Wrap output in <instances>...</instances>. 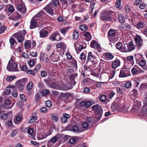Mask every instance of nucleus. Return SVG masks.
Masks as SVG:
<instances>
[{
    "instance_id": "f257e3e1",
    "label": "nucleus",
    "mask_w": 147,
    "mask_h": 147,
    "mask_svg": "<svg viewBox=\"0 0 147 147\" xmlns=\"http://www.w3.org/2000/svg\"><path fill=\"white\" fill-rule=\"evenodd\" d=\"M41 13L40 12L38 14L36 15L33 18L30 22V29H32L34 28L37 26L38 24V23H41V20L39 19V17L40 16V13Z\"/></svg>"
},
{
    "instance_id": "f03ea898",
    "label": "nucleus",
    "mask_w": 147,
    "mask_h": 147,
    "mask_svg": "<svg viewBox=\"0 0 147 147\" xmlns=\"http://www.w3.org/2000/svg\"><path fill=\"white\" fill-rule=\"evenodd\" d=\"M113 13V11H105L102 14L100 17V19L105 22L110 21L112 20L111 15Z\"/></svg>"
},
{
    "instance_id": "7ed1b4c3",
    "label": "nucleus",
    "mask_w": 147,
    "mask_h": 147,
    "mask_svg": "<svg viewBox=\"0 0 147 147\" xmlns=\"http://www.w3.org/2000/svg\"><path fill=\"white\" fill-rule=\"evenodd\" d=\"M7 69L10 71H18L17 65L15 62H13V61L10 60L8 64Z\"/></svg>"
},
{
    "instance_id": "20e7f679",
    "label": "nucleus",
    "mask_w": 147,
    "mask_h": 147,
    "mask_svg": "<svg viewBox=\"0 0 147 147\" xmlns=\"http://www.w3.org/2000/svg\"><path fill=\"white\" fill-rule=\"evenodd\" d=\"M133 59V57L132 56H130L127 57L125 64L127 69H130L133 66L134 64Z\"/></svg>"
},
{
    "instance_id": "39448f33",
    "label": "nucleus",
    "mask_w": 147,
    "mask_h": 147,
    "mask_svg": "<svg viewBox=\"0 0 147 147\" xmlns=\"http://www.w3.org/2000/svg\"><path fill=\"white\" fill-rule=\"evenodd\" d=\"M108 34V37L110 41L109 44L112 45V43H114L115 41L114 37L116 34V32L115 30L110 29L109 31Z\"/></svg>"
},
{
    "instance_id": "423d86ee",
    "label": "nucleus",
    "mask_w": 147,
    "mask_h": 147,
    "mask_svg": "<svg viewBox=\"0 0 147 147\" xmlns=\"http://www.w3.org/2000/svg\"><path fill=\"white\" fill-rule=\"evenodd\" d=\"M16 9L23 15L25 14L26 12V8L23 3H19L16 6Z\"/></svg>"
},
{
    "instance_id": "0eeeda50",
    "label": "nucleus",
    "mask_w": 147,
    "mask_h": 147,
    "mask_svg": "<svg viewBox=\"0 0 147 147\" xmlns=\"http://www.w3.org/2000/svg\"><path fill=\"white\" fill-rule=\"evenodd\" d=\"M134 40L136 46L138 49H140L143 45V40L140 36H137L134 38Z\"/></svg>"
},
{
    "instance_id": "6e6552de",
    "label": "nucleus",
    "mask_w": 147,
    "mask_h": 147,
    "mask_svg": "<svg viewBox=\"0 0 147 147\" xmlns=\"http://www.w3.org/2000/svg\"><path fill=\"white\" fill-rule=\"evenodd\" d=\"M49 39L52 41L60 40H61V36L57 32H53L49 38Z\"/></svg>"
},
{
    "instance_id": "1a4fd4ad",
    "label": "nucleus",
    "mask_w": 147,
    "mask_h": 147,
    "mask_svg": "<svg viewBox=\"0 0 147 147\" xmlns=\"http://www.w3.org/2000/svg\"><path fill=\"white\" fill-rule=\"evenodd\" d=\"M127 49H125L124 50V52H130L136 48V46L133 44L132 41L130 42L127 45Z\"/></svg>"
},
{
    "instance_id": "9d476101",
    "label": "nucleus",
    "mask_w": 147,
    "mask_h": 147,
    "mask_svg": "<svg viewBox=\"0 0 147 147\" xmlns=\"http://www.w3.org/2000/svg\"><path fill=\"white\" fill-rule=\"evenodd\" d=\"M55 7L53 6L51 3H49L44 8V9L46 11L50 14V15H52L53 13V9Z\"/></svg>"
},
{
    "instance_id": "9b49d317",
    "label": "nucleus",
    "mask_w": 147,
    "mask_h": 147,
    "mask_svg": "<svg viewBox=\"0 0 147 147\" xmlns=\"http://www.w3.org/2000/svg\"><path fill=\"white\" fill-rule=\"evenodd\" d=\"M22 33L21 32H17L13 35L19 42H22L24 41L23 36L22 35Z\"/></svg>"
},
{
    "instance_id": "f8f14e48",
    "label": "nucleus",
    "mask_w": 147,
    "mask_h": 147,
    "mask_svg": "<svg viewBox=\"0 0 147 147\" xmlns=\"http://www.w3.org/2000/svg\"><path fill=\"white\" fill-rule=\"evenodd\" d=\"M93 110L95 111V113H98V112L101 113L102 111V107L101 106L96 105L92 107Z\"/></svg>"
},
{
    "instance_id": "ddd939ff",
    "label": "nucleus",
    "mask_w": 147,
    "mask_h": 147,
    "mask_svg": "<svg viewBox=\"0 0 147 147\" xmlns=\"http://www.w3.org/2000/svg\"><path fill=\"white\" fill-rule=\"evenodd\" d=\"M121 64V61L119 59H116L115 60L112 61V67L114 69L120 66Z\"/></svg>"
},
{
    "instance_id": "4468645a",
    "label": "nucleus",
    "mask_w": 147,
    "mask_h": 147,
    "mask_svg": "<svg viewBox=\"0 0 147 147\" xmlns=\"http://www.w3.org/2000/svg\"><path fill=\"white\" fill-rule=\"evenodd\" d=\"M50 58L52 61L57 62L60 60L59 56L57 55H55L53 53H52L50 55Z\"/></svg>"
},
{
    "instance_id": "2eb2a0df",
    "label": "nucleus",
    "mask_w": 147,
    "mask_h": 147,
    "mask_svg": "<svg viewBox=\"0 0 147 147\" xmlns=\"http://www.w3.org/2000/svg\"><path fill=\"white\" fill-rule=\"evenodd\" d=\"M70 117V115L66 113L63 114V116L61 118V122L63 123H66L67 121V119Z\"/></svg>"
},
{
    "instance_id": "dca6fc26",
    "label": "nucleus",
    "mask_w": 147,
    "mask_h": 147,
    "mask_svg": "<svg viewBox=\"0 0 147 147\" xmlns=\"http://www.w3.org/2000/svg\"><path fill=\"white\" fill-rule=\"evenodd\" d=\"M16 84L17 87L20 90H22L23 88L24 85L22 82L20 80H18L16 82Z\"/></svg>"
},
{
    "instance_id": "f3484780",
    "label": "nucleus",
    "mask_w": 147,
    "mask_h": 147,
    "mask_svg": "<svg viewBox=\"0 0 147 147\" xmlns=\"http://www.w3.org/2000/svg\"><path fill=\"white\" fill-rule=\"evenodd\" d=\"M34 130L32 128H29L27 130V133L30 135L29 137L31 138H33L34 137V135L33 134Z\"/></svg>"
},
{
    "instance_id": "a211bd4d",
    "label": "nucleus",
    "mask_w": 147,
    "mask_h": 147,
    "mask_svg": "<svg viewBox=\"0 0 147 147\" xmlns=\"http://www.w3.org/2000/svg\"><path fill=\"white\" fill-rule=\"evenodd\" d=\"M84 35L86 37L87 41H89L91 39V36L90 33L88 32H85Z\"/></svg>"
},
{
    "instance_id": "6ab92c4d",
    "label": "nucleus",
    "mask_w": 147,
    "mask_h": 147,
    "mask_svg": "<svg viewBox=\"0 0 147 147\" xmlns=\"http://www.w3.org/2000/svg\"><path fill=\"white\" fill-rule=\"evenodd\" d=\"M142 111L144 114L147 115V102H144V105L142 106Z\"/></svg>"
},
{
    "instance_id": "aec40b11",
    "label": "nucleus",
    "mask_w": 147,
    "mask_h": 147,
    "mask_svg": "<svg viewBox=\"0 0 147 147\" xmlns=\"http://www.w3.org/2000/svg\"><path fill=\"white\" fill-rule=\"evenodd\" d=\"M79 36V33L78 30H75L73 32V38L74 40H76L78 38Z\"/></svg>"
},
{
    "instance_id": "412c9836",
    "label": "nucleus",
    "mask_w": 147,
    "mask_h": 147,
    "mask_svg": "<svg viewBox=\"0 0 147 147\" xmlns=\"http://www.w3.org/2000/svg\"><path fill=\"white\" fill-rule=\"evenodd\" d=\"M21 120V117L20 115L16 116L14 119V122L16 124L19 123Z\"/></svg>"
},
{
    "instance_id": "4be33fe9",
    "label": "nucleus",
    "mask_w": 147,
    "mask_h": 147,
    "mask_svg": "<svg viewBox=\"0 0 147 147\" xmlns=\"http://www.w3.org/2000/svg\"><path fill=\"white\" fill-rule=\"evenodd\" d=\"M40 37L41 38H44L48 35V32L47 31H42L41 30L40 32Z\"/></svg>"
},
{
    "instance_id": "5701e85b",
    "label": "nucleus",
    "mask_w": 147,
    "mask_h": 147,
    "mask_svg": "<svg viewBox=\"0 0 147 147\" xmlns=\"http://www.w3.org/2000/svg\"><path fill=\"white\" fill-rule=\"evenodd\" d=\"M104 55L109 60H111L114 57V56L111 53L106 52L104 53Z\"/></svg>"
},
{
    "instance_id": "b1692460",
    "label": "nucleus",
    "mask_w": 147,
    "mask_h": 147,
    "mask_svg": "<svg viewBox=\"0 0 147 147\" xmlns=\"http://www.w3.org/2000/svg\"><path fill=\"white\" fill-rule=\"evenodd\" d=\"M31 41L27 40L24 42V46L25 48L28 49L31 46Z\"/></svg>"
},
{
    "instance_id": "393cba45",
    "label": "nucleus",
    "mask_w": 147,
    "mask_h": 147,
    "mask_svg": "<svg viewBox=\"0 0 147 147\" xmlns=\"http://www.w3.org/2000/svg\"><path fill=\"white\" fill-rule=\"evenodd\" d=\"M13 18L14 20H16L20 19L21 17L20 14L18 12H16L14 13Z\"/></svg>"
},
{
    "instance_id": "a878e982",
    "label": "nucleus",
    "mask_w": 147,
    "mask_h": 147,
    "mask_svg": "<svg viewBox=\"0 0 147 147\" xmlns=\"http://www.w3.org/2000/svg\"><path fill=\"white\" fill-rule=\"evenodd\" d=\"M80 29L82 30L86 31L88 30V26L85 24L81 25L79 26Z\"/></svg>"
},
{
    "instance_id": "bb28decb",
    "label": "nucleus",
    "mask_w": 147,
    "mask_h": 147,
    "mask_svg": "<svg viewBox=\"0 0 147 147\" xmlns=\"http://www.w3.org/2000/svg\"><path fill=\"white\" fill-rule=\"evenodd\" d=\"M119 22L121 23H123L125 22V19L123 17V15L122 14L119 15Z\"/></svg>"
},
{
    "instance_id": "cd10ccee",
    "label": "nucleus",
    "mask_w": 147,
    "mask_h": 147,
    "mask_svg": "<svg viewBox=\"0 0 147 147\" xmlns=\"http://www.w3.org/2000/svg\"><path fill=\"white\" fill-rule=\"evenodd\" d=\"M138 69V66L136 65H134L131 70L132 73L134 74H137Z\"/></svg>"
},
{
    "instance_id": "c85d7f7f",
    "label": "nucleus",
    "mask_w": 147,
    "mask_h": 147,
    "mask_svg": "<svg viewBox=\"0 0 147 147\" xmlns=\"http://www.w3.org/2000/svg\"><path fill=\"white\" fill-rule=\"evenodd\" d=\"M102 112V111L101 113L98 112V113H96V122L98 121L101 118Z\"/></svg>"
},
{
    "instance_id": "c756f323",
    "label": "nucleus",
    "mask_w": 147,
    "mask_h": 147,
    "mask_svg": "<svg viewBox=\"0 0 147 147\" xmlns=\"http://www.w3.org/2000/svg\"><path fill=\"white\" fill-rule=\"evenodd\" d=\"M92 126L89 125L87 122H84L82 124V127L84 128H90Z\"/></svg>"
},
{
    "instance_id": "7c9ffc66",
    "label": "nucleus",
    "mask_w": 147,
    "mask_h": 147,
    "mask_svg": "<svg viewBox=\"0 0 147 147\" xmlns=\"http://www.w3.org/2000/svg\"><path fill=\"white\" fill-rule=\"evenodd\" d=\"M95 57H96L94 56L93 53L91 52H90L88 53L87 59L88 60H91Z\"/></svg>"
},
{
    "instance_id": "2f4dec72",
    "label": "nucleus",
    "mask_w": 147,
    "mask_h": 147,
    "mask_svg": "<svg viewBox=\"0 0 147 147\" xmlns=\"http://www.w3.org/2000/svg\"><path fill=\"white\" fill-rule=\"evenodd\" d=\"M33 86V84L32 82L29 83L26 86V89L28 90H30L32 88Z\"/></svg>"
},
{
    "instance_id": "473e14b6",
    "label": "nucleus",
    "mask_w": 147,
    "mask_h": 147,
    "mask_svg": "<svg viewBox=\"0 0 147 147\" xmlns=\"http://www.w3.org/2000/svg\"><path fill=\"white\" fill-rule=\"evenodd\" d=\"M70 28L69 27H66L60 30L61 33L63 34H65L68 31V30Z\"/></svg>"
},
{
    "instance_id": "72a5a7b5",
    "label": "nucleus",
    "mask_w": 147,
    "mask_h": 147,
    "mask_svg": "<svg viewBox=\"0 0 147 147\" xmlns=\"http://www.w3.org/2000/svg\"><path fill=\"white\" fill-rule=\"evenodd\" d=\"M144 24L142 22H139L136 25V27L138 29L143 28L144 26Z\"/></svg>"
},
{
    "instance_id": "f704fd0d",
    "label": "nucleus",
    "mask_w": 147,
    "mask_h": 147,
    "mask_svg": "<svg viewBox=\"0 0 147 147\" xmlns=\"http://www.w3.org/2000/svg\"><path fill=\"white\" fill-rule=\"evenodd\" d=\"M37 119V117L36 116H33L30 119L29 121L30 123H32L35 122Z\"/></svg>"
},
{
    "instance_id": "c9c22d12",
    "label": "nucleus",
    "mask_w": 147,
    "mask_h": 147,
    "mask_svg": "<svg viewBox=\"0 0 147 147\" xmlns=\"http://www.w3.org/2000/svg\"><path fill=\"white\" fill-rule=\"evenodd\" d=\"M49 90L47 89H44L42 92L41 93L42 96H45L46 95L48 94L49 93Z\"/></svg>"
},
{
    "instance_id": "e433bc0d",
    "label": "nucleus",
    "mask_w": 147,
    "mask_h": 147,
    "mask_svg": "<svg viewBox=\"0 0 147 147\" xmlns=\"http://www.w3.org/2000/svg\"><path fill=\"white\" fill-rule=\"evenodd\" d=\"M16 78V77L13 76H9L7 77L6 80L8 82H11Z\"/></svg>"
},
{
    "instance_id": "4c0bfd02",
    "label": "nucleus",
    "mask_w": 147,
    "mask_h": 147,
    "mask_svg": "<svg viewBox=\"0 0 147 147\" xmlns=\"http://www.w3.org/2000/svg\"><path fill=\"white\" fill-rule=\"evenodd\" d=\"M62 98L64 99H67L69 98L70 96V94L68 93H65L64 94H62Z\"/></svg>"
},
{
    "instance_id": "58836bf2",
    "label": "nucleus",
    "mask_w": 147,
    "mask_h": 147,
    "mask_svg": "<svg viewBox=\"0 0 147 147\" xmlns=\"http://www.w3.org/2000/svg\"><path fill=\"white\" fill-rule=\"evenodd\" d=\"M59 3V1L58 0H53L50 3H51V5L53 6H56Z\"/></svg>"
},
{
    "instance_id": "ea45409f",
    "label": "nucleus",
    "mask_w": 147,
    "mask_h": 147,
    "mask_svg": "<svg viewBox=\"0 0 147 147\" xmlns=\"http://www.w3.org/2000/svg\"><path fill=\"white\" fill-rule=\"evenodd\" d=\"M146 61L144 59H142L139 61V65L141 67H144L146 65Z\"/></svg>"
},
{
    "instance_id": "a19ab883",
    "label": "nucleus",
    "mask_w": 147,
    "mask_h": 147,
    "mask_svg": "<svg viewBox=\"0 0 147 147\" xmlns=\"http://www.w3.org/2000/svg\"><path fill=\"white\" fill-rule=\"evenodd\" d=\"M57 139L58 138L56 136L53 137V138H51V141H49L48 142V145L49 144H50L51 143V142L53 143H55L57 141Z\"/></svg>"
},
{
    "instance_id": "79ce46f5",
    "label": "nucleus",
    "mask_w": 147,
    "mask_h": 147,
    "mask_svg": "<svg viewBox=\"0 0 147 147\" xmlns=\"http://www.w3.org/2000/svg\"><path fill=\"white\" fill-rule=\"evenodd\" d=\"M131 86V84L130 82V81H127L126 82L125 84V86L126 88H129Z\"/></svg>"
},
{
    "instance_id": "37998d69",
    "label": "nucleus",
    "mask_w": 147,
    "mask_h": 147,
    "mask_svg": "<svg viewBox=\"0 0 147 147\" xmlns=\"http://www.w3.org/2000/svg\"><path fill=\"white\" fill-rule=\"evenodd\" d=\"M127 75L124 73V71L122 70H121L119 76L120 77H124L127 76Z\"/></svg>"
},
{
    "instance_id": "c03bdc74",
    "label": "nucleus",
    "mask_w": 147,
    "mask_h": 147,
    "mask_svg": "<svg viewBox=\"0 0 147 147\" xmlns=\"http://www.w3.org/2000/svg\"><path fill=\"white\" fill-rule=\"evenodd\" d=\"M28 74H30L33 75H34L36 73V71L34 69V70H29L27 71Z\"/></svg>"
},
{
    "instance_id": "a18cd8bd",
    "label": "nucleus",
    "mask_w": 147,
    "mask_h": 147,
    "mask_svg": "<svg viewBox=\"0 0 147 147\" xmlns=\"http://www.w3.org/2000/svg\"><path fill=\"white\" fill-rule=\"evenodd\" d=\"M79 127L77 125H75L72 128V130L75 132H77L79 131Z\"/></svg>"
},
{
    "instance_id": "49530a36",
    "label": "nucleus",
    "mask_w": 147,
    "mask_h": 147,
    "mask_svg": "<svg viewBox=\"0 0 147 147\" xmlns=\"http://www.w3.org/2000/svg\"><path fill=\"white\" fill-rule=\"evenodd\" d=\"M106 97L105 95H101L100 98V101L102 102H104L106 100Z\"/></svg>"
},
{
    "instance_id": "de8ad7c7",
    "label": "nucleus",
    "mask_w": 147,
    "mask_h": 147,
    "mask_svg": "<svg viewBox=\"0 0 147 147\" xmlns=\"http://www.w3.org/2000/svg\"><path fill=\"white\" fill-rule=\"evenodd\" d=\"M98 43L96 41L93 40L91 42L90 45L91 47L94 48L95 47V46H96V45Z\"/></svg>"
},
{
    "instance_id": "09e8293b",
    "label": "nucleus",
    "mask_w": 147,
    "mask_h": 147,
    "mask_svg": "<svg viewBox=\"0 0 147 147\" xmlns=\"http://www.w3.org/2000/svg\"><path fill=\"white\" fill-rule=\"evenodd\" d=\"M28 63L31 67H32L34 65V62L33 60H31L29 61Z\"/></svg>"
},
{
    "instance_id": "8fccbe9b",
    "label": "nucleus",
    "mask_w": 147,
    "mask_h": 147,
    "mask_svg": "<svg viewBox=\"0 0 147 147\" xmlns=\"http://www.w3.org/2000/svg\"><path fill=\"white\" fill-rule=\"evenodd\" d=\"M46 105L47 107L50 108L52 106V102L50 100H47L46 102Z\"/></svg>"
},
{
    "instance_id": "3c124183",
    "label": "nucleus",
    "mask_w": 147,
    "mask_h": 147,
    "mask_svg": "<svg viewBox=\"0 0 147 147\" xmlns=\"http://www.w3.org/2000/svg\"><path fill=\"white\" fill-rule=\"evenodd\" d=\"M80 58L84 62L85 60L86 57L84 54L83 53H82L80 55Z\"/></svg>"
},
{
    "instance_id": "603ef678",
    "label": "nucleus",
    "mask_w": 147,
    "mask_h": 147,
    "mask_svg": "<svg viewBox=\"0 0 147 147\" xmlns=\"http://www.w3.org/2000/svg\"><path fill=\"white\" fill-rule=\"evenodd\" d=\"M87 121L88 123L89 124V125H92V117L90 116L87 119Z\"/></svg>"
},
{
    "instance_id": "864d4df0",
    "label": "nucleus",
    "mask_w": 147,
    "mask_h": 147,
    "mask_svg": "<svg viewBox=\"0 0 147 147\" xmlns=\"http://www.w3.org/2000/svg\"><path fill=\"white\" fill-rule=\"evenodd\" d=\"M52 119L54 122H56L58 121V117L55 115H52Z\"/></svg>"
},
{
    "instance_id": "5fc2aeb1",
    "label": "nucleus",
    "mask_w": 147,
    "mask_h": 147,
    "mask_svg": "<svg viewBox=\"0 0 147 147\" xmlns=\"http://www.w3.org/2000/svg\"><path fill=\"white\" fill-rule=\"evenodd\" d=\"M16 42V40L12 37H11L9 40V42L11 45H13Z\"/></svg>"
},
{
    "instance_id": "6e6d98bb",
    "label": "nucleus",
    "mask_w": 147,
    "mask_h": 147,
    "mask_svg": "<svg viewBox=\"0 0 147 147\" xmlns=\"http://www.w3.org/2000/svg\"><path fill=\"white\" fill-rule=\"evenodd\" d=\"M72 88V87L70 86L69 87L68 86L65 85L63 87V90L65 91H66Z\"/></svg>"
},
{
    "instance_id": "4d7b16f0",
    "label": "nucleus",
    "mask_w": 147,
    "mask_h": 147,
    "mask_svg": "<svg viewBox=\"0 0 147 147\" xmlns=\"http://www.w3.org/2000/svg\"><path fill=\"white\" fill-rule=\"evenodd\" d=\"M40 98V96L39 93L38 92H37L35 94V100L36 101L39 100Z\"/></svg>"
},
{
    "instance_id": "13d9d810",
    "label": "nucleus",
    "mask_w": 147,
    "mask_h": 147,
    "mask_svg": "<svg viewBox=\"0 0 147 147\" xmlns=\"http://www.w3.org/2000/svg\"><path fill=\"white\" fill-rule=\"evenodd\" d=\"M8 118V115L7 113H5L3 114L1 116V118L5 120Z\"/></svg>"
},
{
    "instance_id": "bf43d9fd",
    "label": "nucleus",
    "mask_w": 147,
    "mask_h": 147,
    "mask_svg": "<svg viewBox=\"0 0 147 147\" xmlns=\"http://www.w3.org/2000/svg\"><path fill=\"white\" fill-rule=\"evenodd\" d=\"M116 89L117 92L118 93L120 94H122L123 93V92L121 89L119 87H116Z\"/></svg>"
},
{
    "instance_id": "052dcab7",
    "label": "nucleus",
    "mask_w": 147,
    "mask_h": 147,
    "mask_svg": "<svg viewBox=\"0 0 147 147\" xmlns=\"http://www.w3.org/2000/svg\"><path fill=\"white\" fill-rule=\"evenodd\" d=\"M95 49H96L99 52H100L101 50V47L100 45L98 43L96 45V46H95V47L94 48Z\"/></svg>"
},
{
    "instance_id": "680f3d73",
    "label": "nucleus",
    "mask_w": 147,
    "mask_h": 147,
    "mask_svg": "<svg viewBox=\"0 0 147 147\" xmlns=\"http://www.w3.org/2000/svg\"><path fill=\"white\" fill-rule=\"evenodd\" d=\"M47 75V72L44 71L41 72V76L43 77H45Z\"/></svg>"
},
{
    "instance_id": "e2e57ef3",
    "label": "nucleus",
    "mask_w": 147,
    "mask_h": 147,
    "mask_svg": "<svg viewBox=\"0 0 147 147\" xmlns=\"http://www.w3.org/2000/svg\"><path fill=\"white\" fill-rule=\"evenodd\" d=\"M44 53L42 52L40 53V61H43L44 60Z\"/></svg>"
},
{
    "instance_id": "0e129e2a",
    "label": "nucleus",
    "mask_w": 147,
    "mask_h": 147,
    "mask_svg": "<svg viewBox=\"0 0 147 147\" xmlns=\"http://www.w3.org/2000/svg\"><path fill=\"white\" fill-rule=\"evenodd\" d=\"M64 45L63 43L60 42L56 45V47L57 48H59L61 47Z\"/></svg>"
},
{
    "instance_id": "69168bd1",
    "label": "nucleus",
    "mask_w": 147,
    "mask_h": 147,
    "mask_svg": "<svg viewBox=\"0 0 147 147\" xmlns=\"http://www.w3.org/2000/svg\"><path fill=\"white\" fill-rule=\"evenodd\" d=\"M91 74L92 76H94L97 78H98L99 77V75L98 74L96 73L94 71H92Z\"/></svg>"
},
{
    "instance_id": "338daca9",
    "label": "nucleus",
    "mask_w": 147,
    "mask_h": 147,
    "mask_svg": "<svg viewBox=\"0 0 147 147\" xmlns=\"http://www.w3.org/2000/svg\"><path fill=\"white\" fill-rule=\"evenodd\" d=\"M12 96L14 97H16L18 95V92L16 90H14L13 91L12 93Z\"/></svg>"
},
{
    "instance_id": "774afa93",
    "label": "nucleus",
    "mask_w": 147,
    "mask_h": 147,
    "mask_svg": "<svg viewBox=\"0 0 147 147\" xmlns=\"http://www.w3.org/2000/svg\"><path fill=\"white\" fill-rule=\"evenodd\" d=\"M91 62L94 65L97 64L98 63V61L96 57L93 59L91 61Z\"/></svg>"
}]
</instances>
